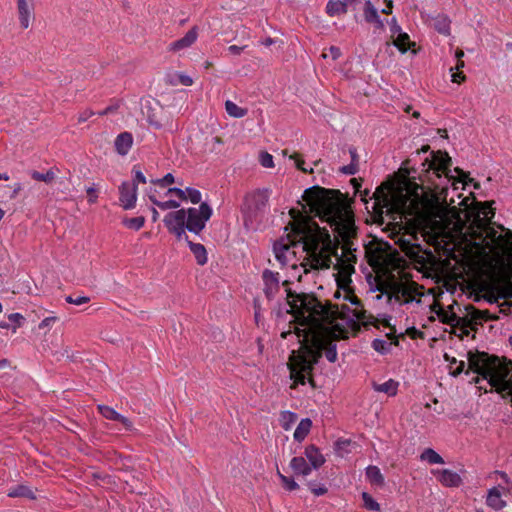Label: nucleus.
I'll return each mask as SVG.
<instances>
[{
    "label": "nucleus",
    "mask_w": 512,
    "mask_h": 512,
    "mask_svg": "<svg viewBox=\"0 0 512 512\" xmlns=\"http://www.w3.org/2000/svg\"><path fill=\"white\" fill-rule=\"evenodd\" d=\"M302 198L309 206L310 212L330 226L335 234V240L331 239L326 228H321L308 215L292 208L289 211L292 220L285 228H290L291 232L286 235V239L281 238L274 243L275 257L282 266H285L286 253L290 247L302 244L303 250L311 260V267L327 269L332 264V257H335L338 263L342 261L343 255L338 254L340 242L344 251L351 250V240L357 234L354 215L347 210L339 190L313 186L304 191Z\"/></svg>",
    "instance_id": "nucleus-1"
},
{
    "label": "nucleus",
    "mask_w": 512,
    "mask_h": 512,
    "mask_svg": "<svg viewBox=\"0 0 512 512\" xmlns=\"http://www.w3.org/2000/svg\"><path fill=\"white\" fill-rule=\"evenodd\" d=\"M492 204L494 201L481 203L482 207L469 228L470 235L478 248L510 257L512 256V231L507 230L504 235L498 234L491 226V221L495 216Z\"/></svg>",
    "instance_id": "nucleus-2"
},
{
    "label": "nucleus",
    "mask_w": 512,
    "mask_h": 512,
    "mask_svg": "<svg viewBox=\"0 0 512 512\" xmlns=\"http://www.w3.org/2000/svg\"><path fill=\"white\" fill-rule=\"evenodd\" d=\"M469 370L481 375L503 399L512 405V361H502L486 352L467 354Z\"/></svg>",
    "instance_id": "nucleus-3"
},
{
    "label": "nucleus",
    "mask_w": 512,
    "mask_h": 512,
    "mask_svg": "<svg viewBox=\"0 0 512 512\" xmlns=\"http://www.w3.org/2000/svg\"><path fill=\"white\" fill-rule=\"evenodd\" d=\"M286 299L290 312L308 329L309 334L326 327L325 321L331 322L337 313V310L323 304L313 293H297L287 289Z\"/></svg>",
    "instance_id": "nucleus-4"
},
{
    "label": "nucleus",
    "mask_w": 512,
    "mask_h": 512,
    "mask_svg": "<svg viewBox=\"0 0 512 512\" xmlns=\"http://www.w3.org/2000/svg\"><path fill=\"white\" fill-rule=\"evenodd\" d=\"M331 335L330 328L326 326L307 336L311 344L306 345V355L300 356L291 369V378L295 383H306V374L313 370L323 353L329 362L337 360L336 344L330 339Z\"/></svg>",
    "instance_id": "nucleus-5"
},
{
    "label": "nucleus",
    "mask_w": 512,
    "mask_h": 512,
    "mask_svg": "<svg viewBox=\"0 0 512 512\" xmlns=\"http://www.w3.org/2000/svg\"><path fill=\"white\" fill-rule=\"evenodd\" d=\"M372 198L375 200L373 209L382 213L383 209L391 214L393 220L397 215L400 219L410 217H420L423 212L419 208L417 200L411 199L410 196L398 189L395 185L386 181L376 188Z\"/></svg>",
    "instance_id": "nucleus-6"
},
{
    "label": "nucleus",
    "mask_w": 512,
    "mask_h": 512,
    "mask_svg": "<svg viewBox=\"0 0 512 512\" xmlns=\"http://www.w3.org/2000/svg\"><path fill=\"white\" fill-rule=\"evenodd\" d=\"M212 216V209L202 202L199 208L186 209V229L192 233L199 234L206 226V222Z\"/></svg>",
    "instance_id": "nucleus-7"
},
{
    "label": "nucleus",
    "mask_w": 512,
    "mask_h": 512,
    "mask_svg": "<svg viewBox=\"0 0 512 512\" xmlns=\"http://www.w3.org/2000/svg\"><path fill=\"white\" fill-rule=\"evenodd\" d=\"M466 315L464 317L452 316L453 320L463 322V327L475 329V325H481L486 321H494L497 316L491 315L488 310H479L473 305L465 306Z\"/></svg>",
    "instance_id": "nucleus-8"
},
{
    "label": "nucleus",
    "mask_w": 512,
    "mask_h": 512,
    "mask_svg": "<svg viewBox=\"0 0 512 512\" xmlns=\"http://www.w3.org/2000/svg\"><path fill=\"white\" fill-rule=\"evenodd\" d=\"M432 156V159L426 158L422 163L424 167L427 165V171L432 169L437 177H441L440 172H442L447 178H452L450 175L452 160L448 153L442 151L432 152Z\"/></svg>",
    "instance_id": "nucleus-9"
},
{
    "label": "nucleus",
    "mask_w": 512,
    "mask_h": 512,
    "mask_svg": "<svg viewBox=\"0 0 512 512\" xmlns=\"http://www.w3.org/2000/svg\"><path fill=\"white\" fill-rule=\"evenodd\" d=\"M326 305L331 306L333 309L337 310L335 318L331 322L325 321V326L327 327L332 325L336 319L353 320L355 318L359 321H364L366 319V311L364 309L355 308L351 310L347 305H342L340 309L338 305L331 304L330 302H327Z\"/></svg>",
    "instance_id": "nucleus-10"
},
{
    "label": "nucleus",
    "mask_w": 512,
    "mask_h": 512,
    "mask_svg": "<svg viewBox=\"0 0 512 512\" xmlns=\"http://www.w3.org/2000/svg\"><path fill=\"white\" fill-rule=\"evenodd\" d=\"M120 203L125 210L133 209L137 201V185L135 183L123 182L119 187Z\"/></svg>",
    "instance_id": "nucleus-11"
},
{
    "label": "nucleus",
    "mask_w": 512,
    "mask_h": 512,
    "mask_svg": "<svg viewBox=\"0 0 512 512\" xmlns=\"http://www.w3.org/2000/svg\"><path fill=\"white\" fill-rule=\"evenodd\" d=\"M264 293L267 299L272 300L280 289V277L278 272L265 269L262 273Z\"/></svg>",
    "instance_id": "nucleus-12"
},
{
    "label": "nucleus",
    "mask_w": 512,
    "mask_h": 512,
    "mask_svg": "<svg viewBox=\"0 0 512 512\" xmlns=\"http://www.w3.org/2000/svg\"><path fill=\"white\" fill-rule=\"evenodd\" d=\"M17 11L20 25L23 29H27L30 25L31 19L34 18V4L33 0H16Z\"/></svg>",
    "instance_id": "nucleus-13"
},
{
    "label": "nucleus",
    "mask_w": 512,
    "mask_h": 512,
    "mask_svg": "<svg viewBox=\"0 0 512 512\" xmlns=\"http://www.w3.org/2000/svg\"><path fill=\"white\" fill-rule=\"evenodd\" d=\"M405 282L395 280V276L391 275L390 278L377 286V290L381 293H391L396 300H399L400 295L403 296Z\"/></svg>",
    "instance_id": "nucleus-14"
},
{
    "label": "nucleus",
    "mask_w": 512,
    "mask_h": 512,
    "mask_svg": "<svg viewBox=\"0 0 512 512\" xmlns=\"http://www.w3.org/2000/svg\"><path fill=\"white\" fill-rule=\"evenodd\" d=\"M163 222L169 232L179 227H186V209L169 212L164 217Z\"/></svg>",
    "instance_id": "nucleus-15"
},
{
    "label": "nucleus",
    "mask_w": 512,
    "mask_h": 512,
    "mask_svg": "<svg viewBox=\"0 0 512 512\" xmlns=\"http://www.w3.org/2000/svg\"><path fill=\"white\" fill-rule=\"evenodd\" d=\"M509 492V488L504 487H493L488 491L486 503L489 507L495 510H501L506 506V502L502 499V492Z\"/></svg>",
    "instance_id": "nucleus-16"
},
{
    "label": "nucleus",
    "mask_w": 512,
    "mask_h": 512,
    "mask_svg": "<svg viewBox=\"0 0 512 512\" xmlns=\"http://www.w3.org/2000/svg\"><path fill=\"white\" fill-rule=\"evenodd\" d=\"M438 481L446 487H458L462 483L460 475L449 469H442L436 472Z\"/></svg>",
    "instance_id": "nucleus-17"
},
{
    "label": "nucleus",
    "mask_w": 512,
    "mask_h": 512,
    "mask_svg": "<svg viewBox=\"0 0 512 512\" xmlns=\"http://www.w3.org/2000/svg\"><path fill=\"white\" fill-rule=\"evenodd\" d=\"M364 18L368 23H374L375 28L379 30H383L385 25L383 20L380 18L377 9L374 7L370 0L365 2L364 7Z\"/></svg>",
    "instance_id": "nucleus-18"
},
{
    "label": "nucleus",
    "mask_w": 512,
    "mask_h": 512,
    "mask_svg": "<svg viewBox=\"0 0 512 512\" xmlns=\"http://www.w3.org/2000/svg\"><path fill=\"white\" fill-rule=\"evenodd\" d=\"M304 455L309 461L312 469H319L324 463L325 458L315 445H309L305 448Z\"/></svg>",
    "instance_id": "nucleus-19"
},
{
    "label": "nucleus",
    "mask_w": 512,
    "mask_h": 512,
    "mask_svg": "<svg viewBox=\"0 0 512 512\" xmlns=\"http://www.w3.org/2000/svg\"><path fill=\"white\" fill-rule=\"evenodd\" d=\"M198 33H197V27L191 28L184 37L181 39H178L177 41H174L170 45L171 51H179L181 49L190 47L197 39Z\"/></svg>",
    "instance_id": "nucleus-20"
},
{
    "label": "nucleus",
    "mask_w": 512,
    "mask_h": 512,
    "mask_svg": "<svg viewBox=\"0 0 512 512\" xmlns=\"http://www.w3.org/2000/svg\"><path fill=\"white\" fill-rule=\"evenodd\" d=\"M446 207L444 206H433L428 211V215H426V220L433 227H440V220H444L446 218Z\"/></svg>",
    "instance_id": "nucleus-21"
},
{
    "label": "nucleus",
    "mask_w": 512,
    "mask_h": 512,
    "mask_svg": "<svg viewBox=\"0 0 512 512\" xmlns=\"http://www.w3.org/2000/svg\"><path fill=\"white\" fill-rule=\"evenodd\" d=\"M133 143V137L129 132H123L116 137L115 149L120 155H126Z\"/></svg>",
    "instance_id": "nucleus-22"
},
{
    "label": "nucleus",
    "mask_w": 512,
    "mask_h": 512,
    "mask_svg": "<svg viewBox=\"0 0 512 512\" xmlns=\"http://www.w3.org/2000/svg\"><path fill=\"white\" fill-rule=\"evenodd\" d=\"M290 467L294 473L303 476H308L312 471V467L307 463L304 457H293L290 461Z\"/></svg>",
    "instance_id": "nucleus-23"
},
{
    "label": "nucleus",
    "mask_w": 512,
    "mask_h": 512,
    "mask_svg": "<svg viewBox=\"0 0 512 512\" xmlns=\"http://www.w3.org/2000/svg\"><path fill=\"white\" fill-rule=\"evenodd\" d=\"M349 4L345 0H330L326 5V12L330 16L347 13Z\"/></svg>",
    "instance_id": "nucleus-24"
},
{
    "label": "nucleus",
    "mask_w": 512,
    "mask_h": 512,
    "mask_svg": "<svg viewBox=\"0 0 512 512\" xmlns=\"http://www.w3.org/2000/svg\"><path fill=\"white\" fill-rule=\"evenodd\" d=\"M399 383L393 379H389L385 383L378 384L376 382L372 383V387L375 391L385 393L388 396H395L398 391Z\"/></svg>",
    "instance_id": "nucleus-25"
},
{
    "label": "nucleus",
    "mask_w": 512,
    "mask_h": 512,
    "mask_svg": "<svg viewBox=\"0 0 512 512\" xmlns=\"http://www.w3.org/2000/svg\"><path fill=\"white\" fill-rule=\"evenodd\" d=\"M423 286L417 284L416 282L410 280L405 282L403 297H406L405 302L409 303L414 300L416 295L422 296L421 290Z\"/></svg>",
    "instance_id": "nucleus-26"
},
{
    "label": "nucleus",
    "mask_w": 512,
    "mask_h": 512,
    "mask_svg": "<svg viewBox=\"0 0 512 512\" xmlns=\"http://www.w3.org/2000/svg\"><path fill=\"white\" fill-rule=\"evenodd\" d=\"M188 246L199 265H204L207 263V251L204 245L188 241Z\"/></svg>",
    "instance_id": "nucleus-27"
},
{
    "label": "nucleus",
    "mask_w": 512,
    "mask_h": 512,
    "mask_svg": "<svg viewBox=\"0 0 512 512\" xmlns=\"http://www.w3.org/2000/svg\"><path fill=\"white\" fill-rule=\"evenodd\" d=\"M253 205L256 210L261 211L263 210L269 201V191L267 189L263 190H257L253 196Z\"/></svg>",
    "instance_id": "nucleus-28"
},
{
    "label": "nucleus",
    "mask_w": 512,
    "mask_h": 512,
    "mask_svg": "<svg viewBox=\"0 0 512 512\" xmlns=\"http://www.w3.org/2000/svg\"><path fill=\"white\" fill-rule=\"evenodd\" d=\"M312 426V421L309 418L302 419L294 432V439L301 442L308 435Z\"/></svg>",
    "instance_id": "nucleus-29"
},
{
    "label": "nucleus",
    "mask_w": 512,
    "mask_h": 512,
    "mask_svg": "<svg viewBox=\"0 0 512 512\" xmlns=\"http://www.w3.org/2000/svg\"><path fill=\"white\" fill-rule=\"evenodd\" d=\"M366 476L372 484L382 486L384 484V477L377 466H368L366 468Z\"/></svg>",
    "instance_id": "nucleus-30"
},
{
    "label": "nucleus",
    "mask_w": 512,
    "mask_h": 512,
    "mask_svg": "<svg viewBox=\"0 0 512 512\" xmlns=\"http://www.w3.org/2000/svg\"><path fill=\"white\" fill-rule=\"evenodd\" d=\"M7 495L12 498H15V497H25V498H29V499L35 498L34 492L29 487L24 486V485H18L14 488L9 489Z\"/></svg>",
    "instance_id": "nucleus-31"
},
{
    "label": "nucleus",
    "mask_w": 512,
    "mask_h": 512,
    "mask_svg": "<svg viewBox=\"0 0 512 512\" xmlns=\"http://www.w3.org/2000/svg\"><path fill=\"white\" fill-rule=\"evenodd\" d=\"M420 459L429 464H444V459L432 448H426L420 455Z\"/></svg>",
    "instance_id": "nucleus-32"
},
{
    "label": "nucleus",
    "mask_w": 512,
    "mask_h": 512,
    "mask_svg": "<svg viewBox=\"0 0 512 512\" xmlns=\"http://www.w3.org/2000/svg\"><path fill=\"white\" fill-rule=\"evenodd\" d=\"M225 109L230 116L235 118H242L247 114V109L239 107L237 104L230 100L225 102Z\"/></svg>",
    "instance_id": "nucleus-33"
},
{
    "label": "nucleus",
    "mask_w": 512,
    "mask_h": 512,
    "mask_svg": "<svg viewBox=\"0 0 512 512\" xmlns=\"http://www.w3.org/2000/svg\"><path fill=\"white\" fill-rule=\"evenodd\" d=\"M397 37L396 39L393 41V44L402 52V53H405L411 42H410V38H409V35L407 33H403L402 31L399 32L398 34H396Z\"/></svg>",
    "instance_id": "nucleus-34"
},
{
    "label": "nucleus",
    "mask_w": 512,
    "mask_h": 512,
    "mask_svg": "<svg viewBox=\"0 0 512 512\" xmlns=\"http://www.w3.org/2000/svg\"><path fill=\"white\" fill-rule=\"evenodd\" d=\"M434 28L441 34H449L450 21L446 16L439 15L434 20Z\"/></svg>",
    "instance_id": "nucleus-35"
},
{
    "label": "nucleus",
    "mask_w": 512,
    "mask_h": 512,
    "mask_svg": "<svg viewBox=\"0 0 512 512\" xmlns=\"http://www.w3.org/2000/svg\"><path fill=\"white\" fill-rule=\"evenodd\" d=\"M123 225L127 228L133 229L135 231L140 230L145 224V217L139 216L134 218H124L122 221Z\"/></svg>",
    "instance_id": "nucleus-36"
},
{
    "label": "nucleus",
    "mask_w": 512,
    "mask_h": 512,
    "mask_svg": "<svg viewBox=\"0 0 512 512\" xmlns=\"http://www.w3.org/2000/svg\"><path fill=\"white\" fill-rule=\"evenodd\" d=\"M31 177L36 181H42L45 183H51L55 178V173L52 169L48 170L46 173H41L38 171H32Z\"/></svg>",
    "instance_id": "nucleus-37"
},
{
    "label": "nucleus",
    "mask_w": 512,
    "mask_h": 512,
    "mask_svg": "<svg viewBox=\"0 0 512 512\" xmlns=\"http://www.w3.org/2000/svg\"><path fill=\"white\" fill-rule=\"evenodd\" d=\"M297 419V415L290 411H283L281 413V425L285 430H289L291 427V424L294 423Z\"/></svg>",
    "instance_id": "nucleus-38"
},
{
    "label": "nucleus",
    "mask_w": 512,
    "mask_h": 512,
    "mask_svg": "<svg viewBox=\"0 0 512 512\" xmlns=\"http://www.w3.org/2000/svg\"><path fill=\"white\" fill-rule=\"evenodd\" d=\"M362 499L364 502V507L367 510H370V511H379L380 510V505L378 504V502H376L373 499V497L369 493L363 492Z\"/></svg>",
    "instance_id": "nucleus-39"
},
{
    "label": "nucleus",
    "mask_w": 512,
    "mask_h": 512,
    "mask_svg": "<svg viewBox=\"0 0 512 512\" xmlns=\"http://www.w3.org/2000/svg\"><path fill=\"white\" fill-rule=\"evenodd\" d=\"M391 344L392 343H388L387 341L382 340V339H375L372 342V347L377 352L385 354L390 350Z\"/></svg>",
    "instance_id": "nucleus-40"
},
{
    "label": "nucleus",
    "mask_w": 512,
    "mask_h": 512,
    "mask_svg": "<svg viewBox=\"0 0 512 512\" xmlns=\"http://www.w3.org/2000/svg\"><path fill=\"white\" fill-rule=\"evenodd\" d=\"M278 476L282 482V485L289 491H293V490H296L298 489V484L292 479V478H289L283 474H281L279 471H278Z\"/></svg>",
    "instance_id": "nucleus-41"
},
{
    "label": "nucleus",
    "mask_w": 512,
    "mask_h": 512,
    "mask_svg": "<svg viewBox=\"0 0 512 512\" xmlns=\"http://www.w3.org/2000/svg\"><path fill=\"white\" fill-rule=\"evenodd\" d=\"M98 410L104 418L114 421L117 412L113 408L106 405H99Z\"/></svg>",
    "instance_id": "nucleus-42"
},
{
    "label": "nucleus",
    "mask_w": 512,
    "mask_h": 512,
    "mask_svg": "<svg viewBox=\"0 0 512 512\" xmlns=\"http://www.w3.org/2000/svg\"><path fill=\"white\" fill-rule=\"evenodd\" d=\"M65 300L74 305H83L90 301V298L87 296H79V295H69L65 298Z\"/></svg>",
    "instance_id": "nucleus-43"
},
{
    "label": "nucleus",
    "mask_w": 512,
    "mask_h": 512,
    "mask_svg": "<svg viewBox=\"0 0 512 512\" xmlns=\"http://www.w3.org/2000/svg\"><path fill=\"white\" fill-rule=\"evenodd\" d=\"M185 192L187 199H189L193 204H198L201 202V193L199 190L194 188H187Z\"/></svg>",
    "instance_id": "nucleus-44"
},
{
    "label": "nucleus",
    "mask_w": 512,
    "mask_h": 512,
    "mask_svg": "<svg viewBox=\"0 0 512 512\" xmlns=\"http://www.w3.org/2000/svg\"><path fill=\"white\" fill-rule=\"evenodd\" d=\"M259 161H260L261 165L265 168L274 167L273 156L271 154H269L268 152H261V154L259 156Z\"/></svg>",
    "instance_id": "nucleus-45"
},
{
    "label": "nucleus",
    "mask_w": 512,
    "mask_h": 512,
    "mask_svg": "<svg viewBox=\"0 0 512 512\" xmlns=\"http://www.w3.org/2000/svg\"><path fill=\"white\" fill-rule=\"evenodd\" d=\"M452 316H457L455 313L447 314L446 312L442 311L440 314V317L442 318V322L446 323L448 325H462L463 322H457V320H453Z\"/></svg>",
    "instance_id": "nucleus-46"
},
{
    "label": "nucleus",
    "mask_w": 512,
    "mask_h": 512,
    "mask_svg": "<svg viewBox=\"0 0 512 512\" xmlns=\"http://www.w3.org/2000/svg\"><path fill=\"white\" fill-rule=\"evenodd\" d=\"M341 55V51L338 47L336 46H331L328 50V52H324L322 54V57L323 58H331L332 60H336L340 57Z\"/></svg>",
    "instance_id": "nucleus-47"
},
{
    "label": "nucleus",
    "mask_w": 512,
    "mask_h": 512,
    "mask_svg": "<svg viewBox=\"0 0 512 512\" xmlns=\"http://www.w3.org/2000/svg\"><path fill=\"white\" fill-rule=\"evenodd\" d=\"M158 207L161 210L177 209L180 207V203L176 200H168V201L161 202V204H158Z\"/></svg>",
    "instance_id": "nucleus-48"
},
{
    "label": "nucleus",
    "mask_w": 512,
    "mask_h": 512,
    "mask_svg": "<svg viewBox=\"0 0 512 512\" xmlns=\"http://www.w3.org/2000/svg\"><path fill=\"white\" fill-rule=\"evenodd\" d=\"M186 227H179L178 229H173L170 231L171 234H174L178 240L184 239L188 244L189 238L185 232Z\"/></svg>",
    "instance_id": "nucleus-49"
},
{
    "label": "nucleus",
    "mask_w": 512,
    "mask_h": 512,
    "mask_svg": "<svg viewBox=\"0 0 512 512\" xmlns=\"http://www.w3.org/2000/svg\"><path fill=\"white\" fill-rule=\"evenodd\" d=\"M339 171L345 175H355L359 168L355 166V164H348L346 166H343L339 169Z\"/></svg>",
    "instance_id": "nucleus-50"
},
{
    "label": "nucleus",
    "mask_w": 512,
    "mask_h": 512,
    "mask_svg": "<svg viewBox=\"0 0 512 512\" xmlns=\"http://www.w3.org/2000/svg\"><path fill=\"white\" fill-rule=\"evenodd\" d=\"M311 492L316 496H321L327 493V488L325 486L316 487L313 482L308 484Z\"/></svg>",
    "instance_id": "nucleus-51"
},
{
    "label": "nucleus",
    "mask_w": 512,
    "mask_h": 512,
    "mask_svg": "<svg viewBox=\"0 0 512 512\" xmlns=\"http://www.w3.org/2000/svg\"><path fill=\"white\" fill-rule=\"evenodd\" d=\"M167 194H174L180 200H183V201L187 200V195H186L185 190H182V189L177 188V187L169 188L168 191H167Z\"/></svg>",
    "instance_id": "nucleus-52"
},
{
    "label": "nucleus",
    "mask_w": 512,
    "mask_h": 512,
    "mask_svg": "<svg viewBox=\"0 0 512 512\" xmlns=\"http://www.w3.org/2000/svg\"><path fill=\"white\" fill-rule=\"evenodd\" d=\"M133 172H134V180L132 183H135L136 185H137V183H143V184L146 183V177L140 170H138L134 167Z\"/></svg>",
    "instance_id": "nucleus-53"
},
{
    "label": "nucleus",
    "mask_w": 512,
    "mask_h": 512,
    "mask_svg": "<svg viewBox=\"0 0 512 512\" xmlns=\"http://www.w3.org/2000/svg\"><path fill=\"white\" fill-rule=\"evenodd\" d=\"M389 25H390V32H391L392 37H394L396 34L401 32V27L398 24L396 18L393 17L391 19V21L389 22Z\"/></svg>",
    "instance_id": "nucleus-54"
},
{
    "label": "nucleus",
    "mask_w": 512,
    "mask_h": 512,
    "mask_svg": "<svg viewBox=\"0 0 512 512\" xmlns=\"http://www.w3.org/2000/svg\"><path fill=\"white\" fill-rule=\"evenodd\" d=\"M175 179L171 173L166 174L162 179L156 181L161 186H166L174 183Z\"/></svg>",
    "instance_id": "nucleus-55"
},
{
    "label": "nucleus",
    "mask_w": 512,
    "mask_h": 512,
    "mask_svg": "<svg viewBox=\"0 0 512 512\" xmlns=\"http://www.w3.org/2000/svg\"><path fill=\"white\" fill-rule=\"evenodd\" d=\"M406 334L412 339L422 338L423 332L417 330L415 327H410L406 330Z\"/></svg>",
    "instance_id": "nucleus-56"
},
{
    "label": "nucleus",
    "mask_w": 512,
    "mask_h": 512,
    "mask_svg": "<svg viewBox=\"0 0 512 512\" xmlns=\"http://www.w3.org/2000/svg\"><path fill=\"white\" fill-rule=\"evenodd\" d=\"M346 299L349 300L352 305L356 306L357 309H363L362 302L356 295H348Z\"/></svg>",
    "instance_id": "nucleus-57"
},
{
    "label": "nucleus",
    "mask_w": 512,
    "mask_h": 512,
    "mask_svg": "<svg viewBox=\"0 0 512 512\" xmlns=\"http://www.w3.org/2000/svg\"><path fill=\"white\" fill-rule=\"evenodd\" d=\"M349 153L351 156V164H355L356 167L359 168V156L357 154V150L354 147L349 148Z\"/></svg>",
    "instance_id": "nucleus-58"
},
{
    "label": "nucleus",
    "mask_w": 512,
    "mask_h": 512,
    "mask_svg": "<svg viewBox=\"0 0 512 512\" xmlns=\"http://www.w3.org/2000/svg\"><path fill=\"white\" fill-rule=\"evenodd\" d=\"M179 82L184 86H191L193 84V80L190 76L179 74L178 75Z\"/></svg>",
    "instance_id": "nucleus-59"
},
{
    "label": "nucleus",
    "mask_w": 512,
    "mask_h": 512,
    "mask_svg": "<svg viewBox=\"0 0 512 512\" xmlns=\"http://www.w3.org/2000/svg\"><path fill=\"white\" fill-rule=\"evenodd\" d=\"M86 192H87V195H88V201L90 203H95L97 201V198H98L97 193H96V189L93 188V187H89L86 190Z\"/></svg>",
    "instance_id": "nucleus-60"
},
{
    "label": "nucleus",
    "mask_w": 512,
    "mask_h": 512,
    "mask_svg": "<svg viewBox=\"0 0 512 512\" xmlns=\"http://www.w3.org/2000/svg\"><path fill=\"white\" fill-rule=\"evenodd\" d=\"M8 319L11 321V322H14L17 324V326H20L21 325V321L24 320V317L19 314V313H12L8 316Z\"/></svg>",
    "instance_id": "nucleus-61"
},
{
    "label": "nucleus",
    "mask_w": 512,
    "mask_h": 512,
    "mask_svg": "<svg viewBox=\"0 0 512 512\" xmlns=\"http://www.w3.org/2000/svg\"><path fill=\"white\" fill-rule=\"evenodd\" d=\"M57 320V317L55 316H51V317H46L45 319L42 320V322L39 324V328L42 329L44 327H48L50 325H52V323H54L55 321Z\"/></svg>",
    "instance_id": "nucleus-62"
},
{
    "label": "nucleus",
    "mask_w": 512,
    "mask_h": 512,
    "mask_svg": "<svg viewBox=\"0 0 512 512\" xmlns=\"http://www.w3.org/2000/svg\"><path fill=\"white\" fill-rule=\"evenodd\" d=\"M245 48H246L245 45H243V46L231 45L228 47V51L233 55H239Z\"/></svg>",
    "instance_id": "nucleus-63"
},
{
    "label": "nucleus",
    "mask_w": 512,
    "mask_h": 512,
    "mask_svg": "<svg viewBox=\"0 0 512 512\" xmlns=\"http://www.w3.org/2000/svg\"><path fill=\"white\" fill-rule=\"evenodd\" d=\"M451 78L452 82L461 83L465 80V75L462 72H452Z\"/></svg>",
    "instance_id": "nucleus-64"
}]
</instances>
